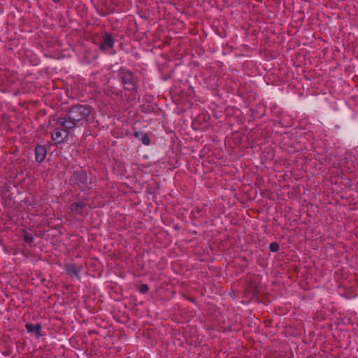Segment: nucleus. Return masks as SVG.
Instances as JSON below:
<instances>
[{
	"mask_svg": "<svg viewBox=\"0 0 358 358\" xmlns=\"http://www.w3.org/2000/svg\"><path fill=\"white\" fill-rule=\"evenodd\" d=\"M142 132H139V131H135L134 134V136L136 137V138H139V136H141V134Z\"/></svg>",
	"mask_w": 358,
	"mask_h": 358,
	"instance_id": "4468645a",
	"label": "nucleus"
},
{
	"mask_svg": "<svg viewBox=\"0 0 358 358\" xmlns=\"http://www.w3.org/2000/svg\"><path fill=\"white\" fill-rule=\"evenodd\" d=\"M113 40L110 35H106L103 37V43L100 45V49L105 50L108 48H113Z\"/></svg>",
	"mask_w": 358,
	"mask_h": 358,
	"instance_id": "0eeeda50",
	"label": "nucleus"
},
{
	"mask_svg": "<svg viewBox=\"0 0 358 358\" xmlns=\"http://www.w3.org/2000/svg\"><path fill=\"white\" fill-rule=\"evenodd\" d=\"M66 271L68 272L69 274L70 275H73L76 277H78L79 275V271L78 269L76 267L75 265H73V264H67L66 266Z\"/></svg>",
	"mask_w": 358,
	"mask_h": 358,
	"instance_id": "1a4fd4ad",
	"label": "nucleus"
},
{
	"mask_svg": "<svg viewBox=\"0 0 358 358\" xmlns=\"http://www.w3.org/2000/svg\"><path fill=\"white\" fill-rule=\"evenodd\" d=\"M141 136H142V138H141L142 143L145 145H148L150 144V138H149L148 134L147 133H141Z\"/></svg>",
	"mask_w": 358,
	"mask_h": 358,
	"instance_id": "9d476101",
	"label": "nucleus"
},
{
	"mask_svg": "<svg viewBox=\"0 0 358 358\" xmlns=\"http://www.w3.org/2000/svg\"><path fill=\"white\" fill-rule=\"evenodd\" d=\"M269 248L272 252H277L279 250V245L277 243H271L270 244Z\"/></svg>",
	"mask_w": 358,
	"mask_h": 358,
	"instance_id": "9b49d317",
	"label": "nucleus"
},
{
	"mask_svg": "<svg viewBox=\"0 0 358 358\" xmlns=\"http://www.w3.org/2000/svg\"><path fill=\"white\" fill-rule=\"evenodd\" d=\"M148 286L145 284L144 285H141L140 286V288H139V291L143 293V294H145L148 292Z\"/></svg>",
	"mask_w": 358,
	"mask_h": 358,
	"instance_id": "f8f14e48",
	"label": "nucleus"
},
{
	"mask_svg": "<svg viewBox=\"0 0 358 358\" xmlns=\"http://www.w3.org/2000/svg\"><path fill=\"white\" fill-rule=\"evenodd\" d=\"M120 76L122 82L124 85V88L127 90H133L135 89V83L131 73L129 71H121Z\"/></svg>",
	"mask_w": 358,
	"mask_h": 358,
	"instance_id": "f03ea898",
	"label": "nucleus"
},
{
	"mask_svg": "<svg viewBox=\"0 0 358 358\" xmlns=\"http://www.w3.org/2000/svg\"><path fill=\"white\" fill-rule=\"evenodd\" d=\"M71 180L78 183L79 186H82V188L87 187V177L86 173L83 170L74 172L72 175Z\"/></svg>",
	"mask_w": 358,
	"mask_h": 358,
	"instance_id": "7ed1b4c3",
	"label": "nucleus"
},
{
	"mask_svg": "<svg viewBox=\"0 0 358 358\" xmlns=\"http://www.w3.org/2000/svg\"><path fill=\"white\" fill-rule=\"evenodd\" d=\"M90 113L91 108L89 106L75 105L69 109L65 117L59 119V127L68 136L69 130L74 129L79 122L83 124Z\"/></svg>",
	"mask_w": 358,
	"mask_h": 358,
	"instance_id": "f257e3e1",
	"label": "nucleus"
},
{
	"mask_svg": "<svg viewBox=\"0 0 358 358\" xmlns=\"http://www.w3.org/2000/svg\"><path fill=\"white\" fill-rule=\"evenodd\" d=\"M86 207L87 203L85 201H80L72 203L70 206V210L77 214L85 215L87 213Z\"/></svg>",
	"mask_w": 358,
	"mask_h": 358,
	"instance_id": "20e7f679",
	"label": "nucleus"
},
{
	"mask_svg": "<svg viewBox=\"0 0 358 358\" xmlns=\"http://www.w3.org/2000/svg\"><path fill=\"white\" fill-rule=\"evenodd\" d=\"M36 160L42 162L47 155V150L44 145H36L35 148Z\"/></svg>",
	"mask_w": 358,
	"mask_h": 358,
	"instance_id": "39448f33",
	"label": "nucleus"
},
{
	"mask_svg": "<svg viewBox=\"0 0 358 358\" xmlns=\"http://www.w3.org/2000/svg\"><path fill=\"white\" fill-rule=\"evenodd\" d=\"M54 1H55V2H57V1H59V0H54Z\"/></svg>",
	"mask_w": 358,
	"mask_h": 358,
	"instance_id": "2eb2a0df",
	"label": "nucleus"
},
{
	"mask_svg": "<svg viewBox=\"0 0 358 358\" xmlns=\"http://www.w3.org/2000/svg\"><path fill=\"white\" fill-rule=\"evenodd\" d=\"M23 240H24L25 242H27V243H31V242L33 241V237H32V236H29V235H27V234H26V235H24V236H23Z\"/></svg>",
	"mask_w": 358,
	"mask_h": 358,
	"instance_id": "ddd939ff",
	"label": "nucleus"
},
{
	"mask_svg": "<svg viewBox=\"0 0 358 358\" xmlns=\"http://www.w3.org/2000/svg\"><path fill=\"white\" fill-rule=\"evenodd\" d=\"M25 327L28 332L34 333L37 336H40V331L41 328V324H37L36 325H33L31 324L27 323L26 324Z\"/></svg>",
	"mask_w": 358,
	"mask_h": 358,
	"instance_id": "6e6552de",
	"label": "nucleus"
},
{
	"mask_svg": "<svg viewBox=\"0 0 358 358\" xmlns=\"http://www.w3.org/2000/svg\"><path fill=\"white\" fill-rule=\"evenodd\" d=\"M62 130L64 131V136H63V134L60 129L57 127L55 131L52 133V138L53 141H57V143H60L62 140L66 137L65 131L63 130V128L61 127Z\"/></svg>",
	"mask_w": 358,
	"mask_h": 358,
	"instance_id": "423d86ee",
	"label": "nucleus"
},
{
	"mask_svg": "<svg viewBox=\"0 0 358 358\" xmlns=\"http://www.w3.org/2000/svg\"><path fill=\"white\" fill-rule=\"evenodd\" d=\"M127 358H131V357H127Z\"/></svg>",
	"mask_w": 358,
	"mask_h": 358,
	"instance_id": "dca6fc26",
	"label": "nucleus"
}]
</instances>
